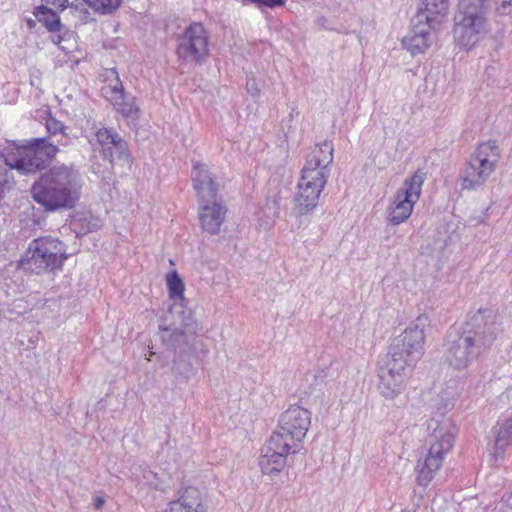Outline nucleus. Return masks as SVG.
I'll return each instance as SVG.
<instances>
[{
	"label": "nucleus",
	"instance_id": "nucleus-1",
	"mask_svg": "<svg viewBox=\"0 0 512 512\" xmlns=\"http://www.w3.org/2000/svg\"><path fill=\"white\" fill-rule=\"evenodd\" d=\"M428 326L429 318L419 315L394 339L378 370V389L384 398L395 399L405 390L413 368L424 354Z\"/></svg>",
	"mask_w": 512,
	"mask_h": 512
},
{
	"label": "nucleus",
	"instance_id": "nucleus-2",
	"mask_svg": "<svg viewBox=\"0 0 512 512\" xmlns=\"http://www.w3.org/2000/svg\"><path fill=\"white\" fill-rule=\"evenodd\" d=\"M500 326L492 310H478L470 318L466 329L447 348L446 360L457 370L466 369L495 341Z\"/></svg>",
	"mask_w": 512,
	"mask_h": 512
},
{
	"label": "nucleus",
	"instance_id": "nucleus-3",
	"mask_svg": "<svg viewBox=\"0 0 512 512\" xmlns=\"http://www.w3.org/2000/svg\"><path fill=\"white\" fill-rule=\"evenodd\" d=\"M445 395L443 407L438 408L441 411L440 414L427 421L429 449L424 460H418L416 466V480L418 485L423 487L433 480L445 456L454 445L456 428L450 419L444 417L443 412L453 407L457 396L456 387L449 386Z\"/></svg>",
	"mask_w": 512,
	"mask_h": 512
},
{
	"label": "nucleus",
	"instance_id": "nucleus-4",
	"mask_svg": "<svg viewBox=\"0 0 512 512\" xmlns=\"http://www.w3.org/2000/svg\"><path fill=\"white\" fill-rule=\"evenodd\" d=\"M334 147L325 140L316 144L307 156L297 184L293 213L302 216L314 210L319 202L329 177V166L333 162Z\"/></svg>",
	"mask_w": 512,
	"mask_h": 512
},
{
	"label": "nucleus",
	"instance_id": "nucleus-5",
	"mask_svg": "<svg viewBox=\"0 0 512 512\" xmlns=\"http://www.w3.org/2000/svg\"><path fill=\"white\" fill-rule=\"evenodd\" d=\"M80 189L78 172L72 166L60 164L41 175L33 184L31 194L45 211H57L74 207Z\"/></svg>",
	"mask_w": 512,
	"mask_h": 512
},
{
	"label": "nucleus",
	"instance_id": "nucleus-6",
	"mask_svg": "<svg viewBox=\"0 0 512 512\" xmlns=\"http://www.w3.org/2000/svg\"><path fill=\"white\" fill-rule=\"evenodd\" d=\"M60 145H63L61 140L45 137L24 140L22 144L5 140L0 145V158L21 174L36 173L56 156Z\"/></svg>",
	"mask_w": 512,
	"mask_h": 512
},
{
	"label": "nucleus",
	"instance_id": "nucleus-7",
	"mask_svg": "<svg viewBox=\"0 0 512 512\" xmlns=\"http://www.w3.org/2000/svg\"><path fill=\"white\" fill-rule=\"evenodd\" d=\"M65 244L50 236L32 240L21 256L18 266L25 272L41 275L61 270L67 260Z\"/></svg>",
	"mask_w": 512,
	"mask_h": 512
},
{
	"label": "nucleus",
	"instance_id": "nucleus-8",
	"mask_svg": "<svg viewBox=\"0 0 512 512\" xmlns=\"http://www.w3.org/2000/svg\"><path fill=\"white\" fill-rule=\"evenodd\" d=\"M500 158L501 151L495 140L480 143L460 172L461 189L476 190L482 187L494 173Z\"/></svg>",
	"mask_w": 512,
	"mask_h": 512
},
{
	"label": "nucleus",
	"instance_id": "nucleus-9",
	"mask_svg": "<svg viewBox=\"0 0 512 512\" xmlns=\"http://www.w3.org/2000/svg\"><path fill=\"white\" fill-rule=\"evenodd\" d=\"M425 173L417 170L405 179L387 207V221L393 226L404 223L412 214L414 205L421 196Z\"/></svg>",
	"mask_w": 512,
	"mask_h": 512
},
{
	"label": "nucleus",
	"instance_id": "nucleus-10",
	"mask_svg": "<svg viewBox=\"0 0 512 512\" xmlns=\"http://www.w3.org/2000/svg\"><path fill=\"white\" fill-rule=\"evenodd\" d=\"M310 425L311 412L302 406L291 405L279 416L277 428L271 435L278 436L299 452Z\"/></svg>",
	"mask_w": 512,
	"mask_h": 512
},
{
	"label": "nucleus",
	"instance_id": "nucleus-11",
	"mask_svg": "<svg viewBox=\"0 0 512 512\" xmlns=\"http://www.w3.org/2000/svg\"><path fill=\"white\" fill-rule=\"evenodd\" d=\"M176 53L185 63L201 65L206 61L209 56V39L201 23L190 24L179 35Z\"/></svg>",
	"mask_w": 512,
	"mask_h": 512
},
{
	"label": "nucleus",
	"instance_id": "nucleus-12",
	"mask_svg": "<svg viewBox=\"0 0 512 512\" xmlns=\"http://www.w3.org/2000/svg\"><path fill=\"white\" fill-rule=\"evenodd\" d=\"M94 128L95 140L100 146L103 158L111 164L130 166L132 164V156L127 142L121 135L113 128H98L95 125Z\"/></svg>",
	"mask_w": 512,
	"mask_h": 512
},
{
	"label": "nucleus",
	"instance_id": "nucleus-13",
	"mask_svg": "<svg viewBox=\"0 0 512 512\" xmlns=\"http://www.w3.org/2000/svg\"><path fill=\"white\" fill-rule=\"evenodd\" d=\"M459 17L454 27L455 40L460 46L471 48L486 32L484 12L459 10Z\"/></svg>",
	"mask_w": 512,
	"mask_h": 512
},
{
	"label": "nucleus",
	"instance_id": "nucleus-14",
	"mask_svg": "<svg viewBox=\"0 0 512 512\" xmlns=\"http://www.w3.org/2000/svg\"><path fill=\"white\" fill-rule=\"evenodd\" d=\"M298 453L278 436L271 435L261 450L259 467L263 474L273 476L279 474L285 467L287 456Z\"/></svg>",
	"mask_w": 512,
	"mask_h": 512
},
{
	"label": "nucleus",
	"instance_id": "nucleus-15",
	"mask_svg": "<svg viewBox=\"0 0 512 512\" xmlns=\"http://www.w3.org/2000/svg\"><path fill=\"white\" fill-rule=\"evenodd\" d=\"M438 27L423 21L417 17L412 20V28L402 39L403 47L415 56L424 53L432 44L433 31Z\"/></svg>",
	"mask_w": 512,
	"mask_h": 512
},
{
	"label": "nucleus",
	"instance_id": "nucleus-16",
	"mask_svg": "<svg viewBox=\"0 0 512 512\" xmlns=\"http://www.w3.org/2000/svg\"><path fill=\"white\" fill-rule=\"evenodd\" d=\"M227 209L222 201L217 198L213 200L199 201V221L204 231L209 234H217L224 222Z\"/></svg>",
	"mask_w": 512,
	"mask_h": 512
},
{
	"label": "nucleus",
	"instance_id": "nucleus-17",
	"mask_svg": "<svg viewBox=\"0 0 512 512\" xmlns=\"http://www.w3.org/2000/svg\"><path fill=\"white\" fill-rule=\"evenodd\" d=\"M193 188L197 193L198 201L213 200L217 196V185L207 165L195 162L191 171Z\"/></svg>",
	"mask_w": 512,
	"mask_h": 512
},
{
	"label": "nucleus",
	"instance_id": "nucleus-18",
	"mask_svg": "<svg viewBox=\"0 0 512 512\" xmlns=\"http://www.w3.org/2000/svg\"><path fill=\"white\" fill-rule=\"evenodd\" d=\"M166 512H206L200 491L195 487L186 488L180 497L169 502Z\"/></svg>",
	"mask_w": 512,
	"mask_h": 512
},
{
	"label": "nucleus",
	"instance_id": "nucleus-19",
	"mask_svg": "<svg viewBox=\"0 0 512 512\" xmlns=\"http://www.w3.org/2000/svg\"><path fill=\"white\" fill-rule=\"evenodd\" d=\"M422 7L415 16L439 27L449 13V0H421Z\"/></svg>",
	"mask_w": 512,
	"mask_h": 512
},
{
	"label": "nucleus",
	"instance_id": "nucleus-20",
	"mask_svg": "<svg viewBox=\"0 0 512 512\" xmlns=\"http://www.w3.org/2000/svg\"><path fill=\"white\" fill-rule=\"evenodd\" d=\"M494 443V456L502 458L506 449L512 447V416L498 422Z\"/></svg>",
	"mask_w": 512,
	"mask_h": 512
},
{
	"label": "nucleus",
	"instance_id": "nucleus-21",
	"mask_svg": "<svg viewBox=\"0 0 512 512\" xmlns=\"http://www.w3.org/2000/svg\"><path fill=\"white\" fill-rule=\"evenodd\" d=\"M33 16L41 23L51 35L62 31L64 27L59 15L46 5L36 6L32 11Z\"/></svg>",
	"mask_w": 512,
	"mask_h": 512
},
{
	"label": "nucleus",
	"instance_id": "nucleus-22",
	"mask_svg": "<svg viewBox=\"0 0 512 512\" xmlns=\"http://www.w3.org/2000/svg\"><path fill=\"white\" fill-rule=\"evenodd\" d=\"M107 79L109 82L105 84L102 89V95L112 104L117 103L126 94L119 75L115 69L108 71Z\"/></svg>",
	"mask_w": 512,
	"mask_h": 512
},
{
	"label": "nucleus",
	"instance_id": "nucleus-23",
	"mask_svg": "<svg viewBox=\"0 0 512 512\" xmlns=\"http://www.w3.org/2000/svg\"><path fill=\"white\" fill-rule=\"evenodd\" d=\"M113 107L129 121H135L139 117V107L136 105V98L130 94L126 93Z\"/></svg>",
	"mask_w": 512,
	"mask_h": 512
},
{
	"label": "nucleus",
	"instance_id": "nucleus-24",
	"mask_svg": "<svg viewBox=\"0 0 512 512\" xmlns=\"http://www.w3.org/2000/svg\"><path fill=\"white\" fill-rule=\"evenodd\" d=\"M191 355L186 353H179L174 361V373L177 377L188 381L196 375V370L190 360Z\"/></svg>",
	"mask_w": 512,
	"mask_h": 512
},
{
	"label": "nucleus",
	"instance_id": "nucleus-25",
	"mask_svg": "<svg viewBox=\"0 0 512 512\" xmlns=\"http://www.w3.org/2000/svg\"><path fill=\"white\" fill-rule=\"evenodd\" d=\"M50 39L65 53H71L77 47L75 33L64 27L61 32L51 35Z\"/></svg>",
	"mask_w": 512,
	"mask_h": 512
},
{
	"label": "nucleus",
	"instance_id": "nucleus-26",
	"mask_svg": "<svg viewBox=\"0 0 512 512\" xmlns=\"http://www.w3.org/2000/svg\"><path fill=\"white\" fill-rule=\"evenodd\" d=\"M166 283L169 297L175 301H184V283L176 271L170 272L166 276Z\"/></svg>",
	"mask_w": 512,
	"mask_h": 512
},
{
	"label": "nucleus",
	"instance_id": "nucleus-27",
	"mask_svg": "<svg viewBox=\"0 0 512 512\" xmlns=\"http://www.w3.org/2000/svg\"><path fill=\"white\" fill-rule=\"evenodd\" d=\"M277 216V207L276 203L267 202L265 208L261 213L258 214V223L259 226L263 229H269L274 224L275 218Z\"/></svg>",
	"mask_w": 512,
	"mask_h": 512
},
{
	"label": "nucleus",
	"instance_id": "nucleus-28",
	"mask_svg": "<svg viewBox=\"0 0 512 512\" xmlns=\"http://www.w3.org/2000/svg\"><path fill=\"white\" fill-rule=\"evenodd\" d=\"M87 3L95 12L101 14H109L118 9L121 5L122 0H83Z\"/></svg>",
	"mask_w": 512,
	"mask_h": 512
},
{
	"label": "nucleus",
	"instance_id": "nucleus-29",
	"mask_svg": "<svg viewBox=\"0 0 512 512\" xmlns=\"http://www.w3.org/2000/svg\"><path fill=\"white\" fill-rule=\"evenodd\" d=\"M162 339L164 342L174 347L180 346L182 343L188 344L189 342V337L177 328L172 330L168 328L163 329Z\"/></svg>",
	"mask_w": 512,
	"mask_h": 512
},
{
	"label": "nucleus",
	"instance_id": "nucleus-30",
	"mask_svg": "<svg viewBox=\"0 0 512 512\" xmlns=\"http://www.w3.org/2000/svg\"><path fill=\"white\" fill-rule=\"evenodd\" d=\"M46 129L49 133V136L47 138H50V140H53V138L60 137L59 140L64 144L63 140L66 138L65 135V126L60 121L49 118L46 121Z\"/></svg>",
	"mask_w": 512,
	"mask_h": 512
},
{
	"label": "nucleus",
	"instance_id": "nucleus-31",
	"mask_svg": "<svg viewBox=\"0 0 512 512\" xmlns=\"http://www.w3.org/2000/svg\"><path fill=\"white\" fill-rule=\"evenodd\" d=\"M485 0H458V8L459 10H467V11H474L477 12H484L483 11V2Z\"/></svg>",
	"mask_w": 512,
	"mask_h": 512
},
{
	"label": "nucleus",
	"instance_id": "nucleus-32",
	"mask_svg": "<svg viewBox=\"0 0 512 512\" xmlns=\"http://www.w3.org/2000/svg\"><path fill=\"white\" fill-rule=\"evenodd\" d=\"M496 10L500 15L511 14L512 0H498Z\"/></svg>",
	"mask_w": 512,
	"mask_h": 512
},
{
	"label": "nucleus",
	"instance_id": "nucleus-33",
	"mask_svg": "<svg viewBox=\"0 0 512 512\" xmlns=\"http://www.w3.org/2000/svg\"><path fill=\"white\" fill-rule=\"evenodd\" d=\"M11 188V182L8 179L6 171L0 169V199L4 196L5 192Z\"/></svg>",
	"mask_w": 512,
	"mask_h": 512
},
{
	"label": "nucleus",
	"instance_id": "nucleus-34",
	"mask_svg": "<svg viewBox=\"0 0 512 512\" xmlns=\"http://www.w3.org/2000/svg\"><path fill=\"white\" fill-rule=\"evenodd\" d=\"M246 89H247V92L252 96V97H257L260 95V88L258 87V84L257 82L254 80V79H249L246 83Z\"/></svg>",
	"mask_w": 512,
	"mask_h": 512
},
{
	"label": "nucleus",
	"instance_id": "nucleus-35",
	"mask_svg": "<svg viewBox=\"0 0 512 512\" xmlns=\"http://www.w3.org/2000/svg\"><path fill=\"white\" fill-rule=\"evenodd\" d=\"M501 507L506 508L505 512H512V492L502 497Z\"/></svg>",
	"mask_w": 512,
	"mask_h": 512
},
{
	"label": "nucleus",
	"instance_id": "nucleus-36",
	"mask_svg": "<svg viewBox=\"0 0 512 512\" xmlns=\"http://www.w3.org/2000/svg\"><path fill=\"white\" fill-rule=\"evenodd\" d=\"M46 5H52L61 10L65 9L68 0H42Z\"/></svg>",
	"mask_w": 512,
	"mask_h": 512
},
{
	"label": "nucleus",
	"instance_id": "nucleus-37",
	"mask_svg": "<svg viewBox=\"0 0 512 512\" xmlns=\"http://www.w3.org/2000/svg\"><path fill=\"white\" fill-rule=\"evenodd\" d=\"M25 22L29 30H35L37 28V23H39L36 18L33 19L31 17L25 18Z\"/></svg>",
	"mask_w": 512,
	"mask_h": 512
},
{
	"label": "nucleus",
	"instance_id": "nucleus-38",
	"mask_svg": "<svg viewBox=\"0 0 512 512\" xmlns=\"http://www.w3.org/2000/svg\"><path fill=\"white\" fill-rule=\"evenodd\" d=\"M485 73L488 76V78L491 79L492 77L496 76V74L499 73V70L495 66H490L486 68Z\"/></svg>",
	"mask_w": 512,
	"mask_h": 512
},
{
	"label": "nucleus",
	"instance_id": "nucleus-39",
	"mask_svg": "<svg viewBox=\"0 0 512 512\" xmlns=\"http://www.w3.org/2000/svg\"><path fill=\"white\" fill-rule=\"evenodd\" d=\"M104 499L102 497H95L93 500V505L96 509H101L104 505Z\"/></svg>",
	"mask_w": 512,
	"mask_h": 512
},
{
	"label": "nucleus",
	"instance_id": "nucleus-40",
	"mask_svg": "<svg viewBox=\"0 0 512 512\" xmlns=\"http://www.w3.org/2000/svg\"><path fill=\"white\" fill-rule=\"evenodd\" d=\"M155 355V352L149 350L148 353L146 354V359L148 361H151L152 360V357Z\"/></svg>",
	"mask_w": 512,
	"mask_h": 512
},
{
	"label": "nucleus",
	"instance_id": "nucleus-41",
	"mask_svg": "<svg viewBox=\"0 0 512 512\" xmlns=\"http://www.w3.org/2000/svg\"><path fill=\"white\" fill-rule=\"evenodd\" d=\"M495 83H496V79H494V78H493V79L491 80V84H495Z\"/></svg>",
	"mask_w": 512,
	"mask_h": 512
},
{
	"label": "nucleus",
	"instance_id": "nucleus-42",
	"mask_svg": "<svg viewBox=\"0 0 512 512\" xmlns=\"http://www.w3.org/2000/svg\"><path fill=\"white\" fill-rule=\"evenodd\" d=\"M3 143H0V145H2Z\"/></svg>",
	"mask_w": 512,
	"mask_h": 512
}]
</instances>
